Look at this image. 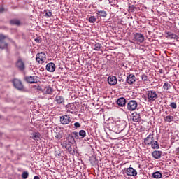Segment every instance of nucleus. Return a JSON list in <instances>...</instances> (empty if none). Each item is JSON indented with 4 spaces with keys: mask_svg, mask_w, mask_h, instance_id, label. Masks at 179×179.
I'll use <instances>...</instances> for the list:
<instances>
[{
    "mask_svg": "<svg viewBox=\"0 0 179 179\" xmlns=\"http://www.w3.org/2000/svg\"><path fill=\"white\" fill-rule=\"evenodd\" d=\"M99 2H103V0H98Z\"/></svg>",
    "mask_w": 179,
    "mask_h": 179,
    "instance_id": "nucleus-48",
    "label": "nucleus"
},
{
    "mask_svg": "<svg viewBox=\"0 0 179 179\" xmlns=\"http://www.w3.org/2000/svg\"><path fill=\"white\" fill-rule=\"evenodd\" d=\"M141 78H142V80H143V82H145V83L148 82V76H146L145 74H143L141 76Z\"/></svg>",
    "mask_w": 179,
    "mask_h": 179,
    "instance_id": "nucleus-39",
    "label": "nucleus"
},
{
    "mask_svg": "<svg viewBox=\"0 0 179 179\" xmlns=\"http://www.w3.org/2000/svg\"><path fill=\"white\" fill-rule=\"evenodd\" d=\"M6 37L3 35H0V50H5L8 48V44L6 42H4Z\"/></svg>",
    "mask_w": 179,
    "mask_h": 179,
    "instance_id": "nucleus-12",
    "label": "nucleus"
},
{
    "mask_svg": "<svg viewBox=\"0 0 179 179\" xmlns=\"http://www.w3.org/2000/svg\"><path fill=\"white\" fill-rule=\"evenodd\" d=\"M12 83L15 89H17V90H23V84L19 79L15 78L12 80Z\"/></svg>",
    "mask_w": 179,
    "mask_h": 179,
    "instance_id": "nucleus-4",
    "label": "nucleus"
},
{
    "mask_svg": "<svg viewBox=\"0 0 179 179\" xmlns=\"http://www.w3.org/2000/svg\"><path fill=\"white\" fill-rule=\"evenodd\" d=\"M60 122L63 125H68L71 122V116L67 115H64L60 117Z\"/></svg>",
    "mask_w": 179,
    "mask_h": 179,
    "instance_id": "nucleus-6",
    "label": "nucleus"
},
{
    "mask_svg": "<svg viewBox=\"0 0 179 179\" xmlns=\"http://www.w3.org/2000/svg\"><path fill=\"white\" fill-rule=\"evenodd\" d=\"M167 36L169 37V38H171V40H177V41H178V36H177V34H173V33H168L167 34Z\"/></svg>",
    "mask_w": 179,
    "mask_h": 179,
    "instance_id": "nucleus-22",
    "label": "nucleus"
},
{
    "mask_svg": "<svg viewBox=\"0 0 179 179\" xmlns=\"http://www.w3.org/2000/svg\"><path fill=\"white\" fill-rule=\"evenodd\" d=\"M29 177V173L27 171H24L22 174V178L23 179H27Z\"/></svg>",
    "mask_w": 179,
    "mask_h": 179,
    "instance_id": "nucleus-37",
    "label": "nucleus"
},
{
    "mask_svg": "<svg viewBox=\"0 0 179 179\" xmlns=\"http://www.w3.org/2000/svg\"><path fill=\"white\" fill-rule=\"evenodd\" d=\"M64 148L66 149V150H68V152H72V147H71L70 144L65 143Z\"/></svg>",
    "mask_w": 179,
    "mask_h": 179,
    "instance_id": "nucleus-35",
    "label": "nucleus"
},
{
    "mask_svg": "<svg viewBox=\"0 0 179 179\" xmlns=\"http://www.w3.org/2000/svg\"><path fill=\"white\" fill-rule=\"evenodd\" d=\"M5 10V8H3V6H0V13H3Z\"/></svg>",
    "mask_w": 179,
    "mask_h": 179,
    "instance_id": "nucleus-43",
    "label": "nucleus"
},
{
    "mask_svg": "<svg viewBox=\"0 0 179 179\" xmlns=\"http://www.w3.org/2000/svg\"><path fill=\"white\" fill-rule=\"evenodd\" d=\"M126 171L127 176H130L131 177L138 176V172L132 167L127 168Z\"/></svg>",
    "mask_w": 179,
    "mask_h": 179,
    "instance_id": "nucleus-11",
    "label": "nucleus"
},
{
    "mask_svg": "<svg viewBox=\"0 0 179 179\" xmlns=\"http://www.w3.org/2000/svg\"><path fill=\"white\" fill-rule=\"evenodd\" d=\"M55 101L57 103V104H64L65 103V99L62 96L57 95L55 96Z\"/></svg>",
    "mask_w": 179,
    "mask_h": 179,
    "instance_id": "nucleus-18",
    "label": "nucleus"
},
{
    "mask_svg": "<svg viewBox=\"0 0 179 179\" xmlns=\"http://www.w3.org/2000/svg\"><path fill=\"white\" fill-rule=\"evenodd\" d=\"M41 136V134H40L39 132H35L32 134V139H34V141H40Z\"/></svg>",
    "mask_w": 179,
    "mask_h": 179,
    "instance_id": "nucleus-24",
    "label": "nucleus"
},
{
    "mask_svg": "<svg viewBox=\"0 0 179 179\" xmlns=\"http://www.w3.org/2000/svg\"><path fill=\"white\" fill-rule=\"evenodd\" d=\"M127 127V122L124 120H120L115 123L111 124L110 126V131L115 132V134H121Z\"/></svg>",
    "mask_w": 179,
    "mask_h": 179,
    "instance_id": "nucleus-1",
    "label": "nucleus"
},
{
    "mask_svg": "<svg viewBox=\"0 0 179 179\" xmlns=\"http://www.w3.org/2000/svg\"><path fill=\"white\" fill-rule=\"evenodd\" d=\"M35 41H36V43H41V39H40V38H36L35 39Z\"/></svg>",
    "mask_w": 179,
    "mask_h": 179,
    "instance_id": "nucleus-44",
    "label": "nucleus"
},
{
    "mask_svg": "<svg viewBox=\"0 0 179 179\" xmlns=\"http://www.w3.org/2000/svg\"><path fill=\"white\" fill-rule=\"evenodd\" d=\"M34 89H35L36 90H38L39 92H41V93H43V87H41V86H40L39 85H34Z\"/></svg>",
    "mask_w": 179,
    "mask_h": 179,
    "instance_id": "nucleus-34",
    "label": "nucleus"
},
{
    "mask_svg": "<svg viewBox=\"0 0 179 179\" xmlns=\"http://www.w3.org/2000/svg\"><path fill=\"white\" fill-rule=\"evenodd\" d=\"M134 41H137V43H143L145 41V36L142 34L136 33L134 34Z\"/></svg>",
    "mask_w": 179,
    "mask_h": 179,
    "instance_id": "nucleus-10",
    "label": "nucleus"
},
{
    "mask_svg": "<svg viewBox=\"0 0 179 179\" xmlns=\"http://www.w3.org/2000/svg\"><path fill=\"white\" fill-rule=\"evenodd\" d=\"M132 120L134 122H139V121H141V115L138 113H133Z\"/></svg>",
    "mask_w": 179,
    "mask_h": 179,
    "instance_id": "nucleus-21",
    "label": "nucleus"
},
{
    "mask_svg": "<svg viewBox=\"0 0 179 179\" xmlns=\"http://www.w3.org/2000/svg\"><path fill=\"white\" fill-rule=\"evenodd\" d=\"M164 120L166 121V122H171V121L174 120V117L172 115L164 116Z\"/></svg>",
    "mask_w": 179,
    "mask_h": 179,
    "instance_id": "nucleus-28",
    "label": "nucleus"
},
{
    "mask_svg": "<svg viewBox=\"0 0 179 179\" xmlns=\"http://www.w3.org/2000/svg\"><path fill=\"white\" fill-rule=\"evenodd\" d=\"M45 57H46V55H45V53H44V52L38 53L36 55V61H37L38 62V64H43V62H44V61H45V59H46Z\"/></svg>",
    "mask_w": 179,
    "mask_h": 179,
    "instance_id": "nucleus-5",
    "label": "nucleus"
},
{
    "mask_svg": "<svg viewBox=\"0 0 179 179\" xmlns=\"http://www.w3.org/2000/svg\"><path fill=\"white\" fill-rule=\"evenodd\" d=\"M45 16H46V17H52V13H51V11H50V10H46Z\"/></svg>",
    "mask_w": 179,
    "mask_h": 179,
    "instance_id": "nucleus-38",
    "label": "nucleus"
},
{
    "mask_svg": "<svg viewBox=\"0 0 179 179\" xmlns=\"http://www.w3.org/2000/svg\"><path fill=\"white\" fill-rule=\"evenodd\" d=\"M101 44H100V43H96L95 44H94V50H95V51H100V50H101Z\"/></svg>",
    "mask_w": 179,
    "mask_h": 179,
    "instance_id": "nucleus-30",
    "label": "nucleus"
},
{
    "mask_svg": "<svg viewBox=\"0 0 179 179\" xmlns=\"http://www.w3.org/2000/svg\"><path fill=\"white\" fill-rule=\"evenodd\" d=\"M71 136H73L74 139H80V137L79 136V133L78 131H73L71 133Z\"/></svg>",
    "mask_w": 179,
    "mask_h": 179,
    "instance_id": "nucleus-31",
    "label": "nucleus"
},
{
    "mask_svg": "<svg viewBox=\"0 0 179 179\" xmlns=\"http://www.w3.org/2000/svg\"><path fill=\"white\" fill-rule=\"evenodd\" d=\"M135 10V6L132 5L129 6V12H134Z\"/></svg>",
    "mask_w": 179,
    "mask_h": 179,
    "instance_id": "nucleus-41",
    "label": "nucleus"
},
{
    "mask_svg": "<svg viewBox=\"0 0 179 179\" xmlns=\"http://www.w3.org/2000/svg\"><path fill=\"white\" fill-rule=\"evenodd\" d=\"M90 138H87V141H89Z\"/></svg>",
    "mask_w": 179,
    "mask_h": 179,
    "instance_id": "nucleus-49",
    "label": "nucleus"
},
{
    "mask_svg": "<svg viewBox=\"0 0 179 179\" xmlns=\"http://www.w3.org/2000/svg\"><path fill=\"white\" fill-rule=\"evenodd\" d=\"M154 141L155 138L153 134L150 133L145 138H144V145H145V146H149Z\"/></svg>",
    "mask_w": 179,
    "mask_h": 179,
    "instance_id": "nucleus-7",
    "label": "nucleus"
},
{
    "mask_svg": "<svg viewBox=\"0 0 179 179\" xmlns=\"http://www.w3.org/2000/svg\"><path fill=\"white\" fill-rule=\"evenodd\" d=\"M176 152L179 153V147L178 148H176Z\"/></svg>",
    "mask_w": 179,
    "mask_h": 179,
    "instance_id": "nucleus-47",
    "label": "nucleus"
},
{
    "mask_svg": "<svg viewBox=\"0 0 179 179\" xmlns=\"http://www.w3.org/2000/svg\"><path fill=\"white\" fill-rule=\"evenodd\" d=\"M117 104L119 105L120 107H125L127 99L124 97H120L117 100Z\"/></svg>",
    "mask_w": 179,
    "mask_h": 179,
    "instance_id": "nucleus-17",
    "label": "nucleus"
},
{
    "mask_svg": "<svg viewBox=\"0 0 179 179\" xmlns=\"http://www.w3.org/2000/svg\"><path fill=\"white\" fill-rule=\"evenodd\" d=\"M10 24H13L15 26H20L21 23H20V20H17V19H13L11 20L10 21Z\"/></svg>",
    "mask_w": 179,
    "mask_h": 179,
    "instance_id": "nucleus-26",
    "label": "nucleus"
},
{
    "mask_svg": "<svg viewBox=\"0 0 179 179\" xmlns=\"http://www.w3.org/2000/svg\"><path fill=\"white\" fill-rule=\"evenodd\" d=\"M127 108L128 111H135L138 108V102L135 100H131L127 103Z\"/></svg>",
    "mask_w": 179,
    "mask_h": 179,
    "instance_id": "nucleus-3",
    "label": "nucleus"
},
{
    "mask_svg": "<svg viewBox=\"0 0 179 179\" xmlns=\"http://www.w3.org/2000/svg\"><path fill=\"white\" fill-rule=\"evenodd\" d=\"M67 113H71V114H75L76 113V106L75 103H68L66 106Z\"/></svg>",
    "mask_w": 179,
    "mask_h": 179,
    "instance_id": "nucleus-8",
    "label": "nucleus"
},
{
    "mask_svg": "<svg viewBox=\"0 0 179 179\" xmlns=\"http://www.w3.org/2000/svg\"><path fill=\"white\" fill-rule=\"evenodd\" d=\"M78 135L80 136V139H83V138L86 137V131L85 130H80Z\"/></svg>",
    "mask_w": 179,
    "mask_h": 179,
    "instance_id": "nucleus-29",
    "label": "nucleus"
},
{
    "mask_svg": "<svg viewBox=\"0 0 179 179\" xmlns=\"http://www.w3.org/2000/svg\"><path fill=\"white\" fill-rule=\"evenodd\" d=\"M68 141H69V143H71L72 145H73L74 143H75V138L73 137V136H71V135H69V136H68Z\"/></svg>",
    "mask_w": 179,
    "mask_h": 179,
    "instance_id": "nucleus-32",
    "label": "nucleus"
},
{
    "mask_svg": "<svg viewBox=\"0 0 179 179\" xmlns=\"http://www.w3.org/2000/svg\"><path fill=\"white\" fill-rule=\"evenodd\" d=\"M24 80L27 82V83H37V79H35L34 76H26L24 77Z\"/></svg>",
    "mask_w": 179,
    "mask_h": 179,
    "instance_id": "nucleus-20",
    "label": "nucleus"
},
{
    "mask_svg": "<svg viewBox=\"0 0 179 179\" xmlns=\"http://www.w3.org/2000/svg\"><path fill=\"white\" fill-rule=\"evenodd\" d=\"M90 23H95V22H97V18L94 17V16H91L88 19Z\"/></svg>",
    "mask_w": 179,
    "mask_h": 179,
    "instance_id": "nucleus-33",
    "label": "nucleus"
},
{
    "mask_svg": "<svg viewBox=\"0 0 179 179\" xmlns=\"http://www.w3.org/2000/svg\"><path fill=\"white\" fill-rule=\"evenodd\" d=\"M118 82H120V83L124 84V80L122 79V78H120L118 80Z\"/></svg>",
    "mask_w": 179,
    "mask_h": 179,
    "instance_id": "nucleus-45",
    "label": "nucleus"
},
{
    "mask_svg": "<svg viewBox=\"0 0 179 179\" xmlns=\"http://www.w3.org/2000/svg\"><path fill=\"white\" fill-rule=\"evenodd\" d=\"M16 66L20 71H24V69H26V66H24V62H23V60H22V59H20L17 61Z\"/></svg>",
    "mask_w": 179,
    "mask_h": 179,
    "instance_id": "nucleus-13",
    "label": "nucleus"
},
{
    "mask_svg": "<svg viewBox=\"0 0 179 179\" xmlns=\"http://www.w3.org/2000/svg\"><path fill=\"white\" fill-rule=\"evenodd\" d=\"M170 107H171V108H173V110H176V108H177V103H176L175 102H171L170 103Z\"/></svg>",
    "mask_w": 179,
    "mask_h": 179,
    "instance_id": "nucleus-40",
    "label": "nucleus"
},
{
    "mask_svg": "<svg viewBox=\"0 0 179 179\" xmlns=\"http://www.w3.org/2000/svg\"><path fill=\"white\" fill-rule=\"evenodd\" d=\"M163 87H164V90H169L171 87V85H170V84H169V83L166 82L164 84Z\"/></svg>",
    "mask_w": 179,
    "mask_h": 179,
    "instance_id": "nucleus-36",
    "label": "nucleus"
},
{
    "mask_svg": "<svg viewBox=\"0 0 179 179\" xmlns=\"http://www.w3.org/2000/svg\"><path fill=\"white\" fill-rule=\"evenodd\" d=\"M162 173H160L159 171H156L152 173V176L153 177V178L159 179L162 178Z\"/></svg>",
    "mask_w": 179,
    "mask_h": 179,
    "instance_id": "nucleus-27",
    "label": "nucleus"
},
{
    "mask_svg": "<svg viewBox=\"0 0 179 179\" xmlns=\"http://www.w3.org/2000/svg\"><path fill=\"white\" fill-rule=\"evenodd\" d=\"M108 83L111 86H115V84L117 83V77H115V76H110L108 78Z\"/></svg>",
    "mask_w": 179,
    "mask_h": 179,
    "instance_id": "nucleus-14",
    "label": "nucleus"
},
{
    "mask_svg": "<svg viewBox=\"0 0 179 179\" xmlns=\"http://www.w3.org/2000/svg\"><path fill=\"white\" fill-rule=\"evenodd\" d=\"M150 145H151L152 149H157H157H159V148H160L159 146V142H157L155 140L152 142Z\"/></svg>",
    "mask_w": 179,
    "mask_h": 179,
    "instance_id": "nucleus-25",
    "label": "nucleus"
},
{
    "mask_svg": "<svg viewBox=\"0 0 179 179\" xmlns=\"http://www.w3.org/2000/svg\"><path fill=\"white\" fill-rule=\"evenodd\" d=\"M126 82L128 85H134L136 82V77L134 74H129L127 76Z\"/></svg>",
    "mask_w": 179,
    "mask_h": 179,
    "instance_id": "nucleus-9",
    "label": "nucleus"
},
{
    "mask_svg": "<svg viewBox=\"0 0 179 179\" xmlns=\"http://www.w3.org/2000/svg\"><path fill=\"white\" fill-rule=\"evenodd\" d=\"M147 101L149 103H152V101H156L157 99V92L155 90H148L146 92Z\"/></svg>",
    "mask_w": 179,
    "mask_h": 179,
    "instance_id": "nucleus-2",
    "label": "nucleus"
},
{
    "mask_svg": "<svg viewBox=\"0 0 179 179\" xmlns=\"http://www.w3.org/2000/svg\"><path fill=\"white\" fill-rule=\"evenodd\" d=\"M52 92H54V90L52 87H51V86H46L42 90V93L43 94H52Z\"/></svg>",
    "mask_w": 179,
    "mask_h": 179,
    "instance_id": "nucleus-16",
    "label": "nucleus"
},
{
    "mask_svg": "<svg viewBox=\"0 0 179 179\" xmlns=\"http://www.w3.org/2000/svg\"><path fill=\"white\" fill-rule=\"evenodd\" d=\"M74 128H76V129H78V128H80V123L76 122L74 123Z\"/></svg>",
    "mask_w": 179,
    "mask_h": 179,
    "instance_id": "nucleus-42",
    "label": "nucleus"
},
{
    "mask_svg": "<svg viewBox=\"0 0 179 179\" xmlns=\"http://www.w3.org/2000/svg\"><path fill=\"white\" fill-rule=\"evenodd\" d=\"M55 64L53 62L48 63L46 65V71L48 72H55Z\"/></svg>",
    "mask_w": 179,
    "mask_h": 179,
    "instance_id": "nucleus-15",
    "label": "nucleus"
},
{
    "mask_svg": "<svg viewBox=\"0 0 179 179\" xmlns=\"http://www.w3.org/2000/svg\"><path fill=\"white\" fill-rule=\"evenodd\" d=\"M97 16H99L100 17H107V12L104 10H99L96 11Z\"/></svg>",
    "mask_w": 179,
    "mask_h": 179,
    "instance_id": "nucleus-23",
    "label": "nucleus"
},
{
    "mask_svg": "<svg viewBox=\"0 0 179 179\" xmlns=\"http://www.w3.org/2000/svg\"><path fill=\"white\" fill-rule=\"evenodd\" d=\"M159 73H163V70L162 69H159Z\"/></svg>",
    "mask_w": 179,
    "mask_h": 179,
    "instance_id": "nucleus-46",
    "label": "nucleus"
},
{
    "mask_svg": "<svg viewBox=\"0 0 179 179\" xmlns=\"http://www.w3.org/2000/svg\"><path fill=\"white\" fill-rule=\"evenodd\" d=\"M152 156L154 159L159 160L162 157V151L155 150L152 152Z\"/></svg>",
    "mask_w": 179,
    "mask_h": 179,
    "instance_id": "nucleus-19",
    "label": "nucleus"
}]
</instances>
